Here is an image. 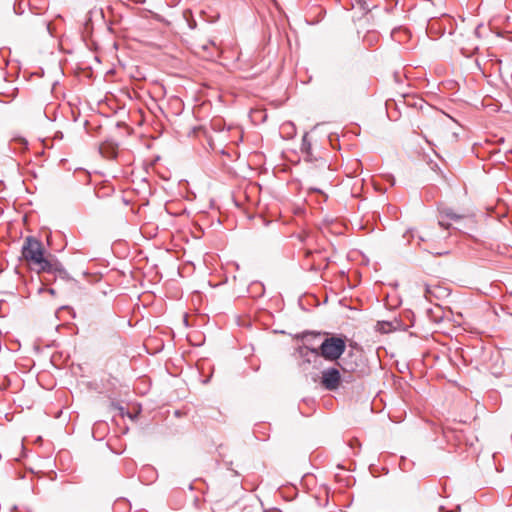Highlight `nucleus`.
<instances>
[{"instance_id": "obj_8", "label": "nucleus", "mask_w": 512, "mask_h": 512, "mask_svg": "<svg viewBox=\"0 0 512 512\" xmlns=\"http://www.w3.org/2000/svg\"><path fill=\"white\" fill-rule=\"evenodd\" d=\"M50 294H54V289H49Z\"/></svg>"}, {"instance_id": "obj_3", "label": "nucleus", "mask_w": 512, "mask_h": 512, "mask_svg": "<svg viewBox=\"0 0 512 512\" xmlns=\"http://www.w3.org/2000/svg\"><path fill=\"white\" fill-rule=\"evenodd\" d=\"M341 380L342 377L337 368H327L322 371L321 384L327 390H336L339 387Z\"/></svg>"}, {"instance_id": "obj_6", "label": "nucleus", "mask_w": 512, "mask_h": 512, "mask_svg": "<svg viewBox=\"0 0 512 512\" xmlns=\"http://www.w3.org/2000/svg\"><path fill=\"white\" fill-rule=\"evenodd\" d=\"M430 293H431L430 288L428 286H425V297L427 299H430V296H429Z\"/></svg>"}, {"instance_id": "obj_2", "label": "nucleus", "mask_w": 512, "mask_h": 512, "mask_svg": "<svg viewBox=\"0 0 512 512\" xmlns=\"http://www.w3.org/2000/svg\"><path fill=\"white\" fill-rule=\"evenodd\" d=\"M346 349L344 339L337 336L327 337L321 343L319 348L311 349L312 353L321 355L324 359L329 361L338 360Z\"/></svg>"}, {"instance_id": "obj_5", "label": "nucleus", "mask_w": 512, "mask_h": 512, "mask_svg": "<svg viewBox=\"0 0 512 512\" xmlns=\"http://www.w3.org/2000/svg\"><path fill=\"white\" fill-rule=\"evenodd\" d=\"M210 46H214V43L209 42V43H207V44H203V45H201L200 47H201L204 51H206V50H208V49H209V47H210Z\"/></svg>"}, {"instance_id": "obj_1", "label": "nucleus", "mask_w": 512, "mask_h": 512, "mask_svg": "<svg viewBox=\"0 0 512 512\" xmlns=\"http://www.w3.org/2000/svg\"><path fill=\"white\" fill-rule=\"evenodd\" d=\"M22 257L30 267L37 272L62 273L63 266L52 257H45L41 241L33 237H27L22 246Z\"/></svg>"}, {"instance_id": "obj_7", "label": "nucleus", "mask_w": 512, "mask_h": 512, "mask_svg": "<svg viewBox=\"0 0 512 512\" xmlns=\"http://www.w3.org/2000/svg\"><path fill=\"white\" fill-rule=\"evenodd\" d=\"M303 145L306 146V137L303 138Z\"/></svg>"}, {"instance_id": "obj_4", "label": "nucleus", "mask_w": 512, "mask_h": 512, "mask_svg": "<svg viewBox=\"0 0 512 512\" xmlns=\"http://www.w3.org/2000/svg\"><path fill=\"white\" fill-rule=\"evenodd\" d=\"M442 218L439 220V225L444 227L445 229L450 228V224L446 223L443 219V216L450 218L451 220L458 221L462 218L461 215L455 214L451 210L445 209L441 212Z\"/></svg>"}, {"instance_id": "obj_9", "label": "nucleus", "mask_w": 512, "mask_h": 512, "mask_svg": "<svg viewBox=\"0 0 512 512\" xmlns=\"http://www.w3.org/2000/svg\"><path fill=\"white\" fill-rule=\"evenodd\" d=\"M439 510L440 512H444V508L442 506L439 508Z\"/></svg>"}]
</instances>
